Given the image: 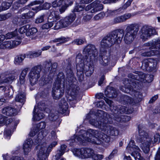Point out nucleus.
I'll return each instance as SVG.
<instances>
[{
	"label": "nucleus",
	"mask_w": 160,
	"mask_h": 160,
	"mask_svg": "<svg viewBox=\"0 0 160 160\" xmlns=\"http://www.w3.org/2000/svg\"><path fill=\"white\" fill-rule=\"evenodd\" d=\"M107 123L104 126L103 133L100 134L98 132L92 129H88L87 132L81 130L78 135H75L71 138L70 144L72 146L74 142H79L84 145L86 142H90L97 144H100L103 142H108L110 141V135L117 136L119 131L116 128Z\"/></svg>",
	"instance_id": "f257e3e1"
},
{
	"label": "nucleus",
	"mask_w": 160,
	"mask_h": 160,
	"mask_svg": "<svg viewBox=\"0 0 160 160\" xmlns=\"http://www.w3.org/2000/svg\"><path fill=\"white\" fill-rule=\"evenodd\" d=\"M98 52L94 45L88 44L84 48L83 56L78 54L76 58L77 75L79 80L84 79V73L87 76H90L94 71L93 64L98 58Z\"/></svg>",
	"instance_id": "f03ea898"
},
{
	"label": "nucleus",
	"mask_w": 160,
	"mask_h": 160,
	"mask_svg": "<svg viewBox=\"0 0 160 160\" xmlns=\"http://www.w3.org/2000/svg\"><path fill=\"white\" fill-rule=\"evenodd\" d=\"M98 52L94 45L88 44L84 48L83 56L78 54L76 58L77 75L79 80L84 79V73L87 76H90L94 71L93 64L98 58Z\"/></svg>",
	"instance_id": "7ed1b4c3"
},
{
	"label": "nucleus",
	"mask_w": 160,
	"mask_h": 160,
	"mask_svg": "<svg viewBox=\"0 0 160 160\" xmlns=\"http://www.w3.org/2000/svg\"><path fill=\"white\" fill-rule=\"evenodd\" d=\"M139 24L134 23L129 24L125 30L119 29L113 31L105 37L101 42V48H107L110 46L115 43H120L123 37V41L125 44L129 45L132 43L136 37L139 31Z\"/></svg>",
	"instance_id": "20e7f679"
},
{
	"label": "nucleus",
	"mask_w": 160,
	"mask_h": 160,
	"mask_svg": "<svg viewBox=\"0 0 160 160\" xmlns=\"http://www.w3.org/2000/svg\"><path fill=\"white\" fill-rule=\"evenodd\" d=\"M104 99L109 106L110 110L113 116V119L118 122H126L129 120V117L127 116L122 115V114H129L130 113L128 108L124 106L119 105L118 106H112V101L108 98H104Z\"/></svg>",
	"instance_id": "39448f33"
},
{
	"label": "nucleus",
	"mask_w": 160,
	"mask_h": 160,
	"mask_svg": "<svg viewBox=\"0 0 160 160\" xmlns=\"http://www.w3.org/2000/svg\"><path fill=\"white\" fill-rule=\"evenodd\" d=\"M65 83L64 76L62 72L59 73L52 88V96L53 99H59L63 95Z\"/></svg>",
	"instance_id": "423d86ee"
},
{
	"label": "nucleus",
	"mask_w": 160,
	"mask_h": 160,
	"mask_svg": "<svg viewBox=\"0 0 160 160\" xmlns=\"http://www.w3.org/2000/svg\"><path fill=\"white\" fill-rule=\"evenodd\" d=\"M160 140V135L157 133L154 137L148 135L146 132H141V147L143 152L146 153H148L149 151L150 144L154 143Z\"/></svg>",
	"instance_id": "0eeeda50"
},
{
	"label": "nucleus",
	"mask_w": 160,
	"mask_h": 160,
	"mask_svg": "<svg viewBox=\"0 0 160 160\" xmlns=\"http://www.w3.org/2000/svg\"><path fill=\"white\" fill-rule=\"evenodd\" d=\"M57 144V142H52L48 147L46 146V144L43 143L40 145L38 144V148L39 149L37 155L39 160H46L49 155V153L52 148Z\"/></svg>",
	"instance_id": "6e6552de"
},
{
	"label": "nucleus",
	"mask_w": 160,
	"mask_h": 160,
	"mask_svg": "<svg viewBox=\"0 0 160 160\" xmlns=\"http://www.w3.org/2000/svg\"><path fill=\"white\" fill-rule=\"evenodd\" d=\"M42 70L40 65L36 66L32 68L28 74V78L31 86H33L38 83Z\"/></svg>",
	"instance_id": "1a4fd4ad"
},
{
	"label": "nucleus",
	"mask_w": 160,
	"mask_h": 160,
	"mask_svg": "<svg viewBox=\"0 0 160 160\" xmlns=\"http://www.w3.org/2000/svg\"><path fill=\"white\" fill-rule=\"evenodd\" d=\"M146 46L149 47V50L142 53L143 56H151L157 54L158 53V51L152 50L156 48L160 49V39H157L152 40L145 44Z\"/></svg>",
	"instance_id": "9d476101"
},
{
	"label": "nucleus",
	"mask_w": 160,
	"mask_h": 160,
	"mask_svg": "<svg viewBox=\"0 0 160 160\" xmlns=\"http://www.w3.org/2000/svg\"><path fill=\"white\" fill-rule=\"evenodd\" d=\"M76 17L75 15L72 14L62 18L56 23L54 29L58 30L62 28L69 26L75 20Z\"/></svg>",
	"instance_id": "9b49d317"
},
{
	"label": "nucleus",
	"mask_w": 160,
	"mask_h": 160,
	"mask_svg": "<svg viewBox=\"0 0 160 160\" xmlns=\"http://www.w3.org/2000/svg\"><path fill=\"white\" fill-rule=\"evenodd\" d=\"M72 152L75 156L82 159L91 158L94 154V151L90 148H74Z\"/></svg>",
	"instance_id": "f8f14e48"
},
{
	"label": "nucleus",
	"mask_w": 160,
	"mask_h": 160,
	"mask_svg": "<svg viewBox=\"0 0 160 160\" xmlns=\"http://www.w3.org/2000/svg\"><path fill=\"white\" fill-rule=\"evenodd\" d=\"M36 107H34L33 111V119L34 120L39 121L42 119L44 116V115L42 112V111H44L47 113H49L50 112V109L46 107V105L44 103H40L38 106L39 110H38L36 113H35L36 109Z\"/></svg>",
	"instance_id": "ddd939ff"
},
{
	"label": "nucleus",
	"mask_w": 160,
	"mask_h": 160,
	"mask_svg": "<svg viewBox=\"0 0 160 160\" xmlns=\"http://www.w3.org/2000/svg\"><path fill=\"white\" fill-rule=\"evenodd\" d=\"M156 30L151 26L144 25L142 27L141 30V38L145 41L152 35L156 34Z\"/></svg>",
	"instance_id": "4468645a"
},
{
	"label": "nucleus",
	"mask_w": 160,
	"mask_h": 160,
	"mask_svg": "<svg viewBox=\"0 0 160 160\" xmlns=\"http://www.w3.org/2000/svg\"><path fill=\"white\" fill-rule=\"evenodd\" d=\"M157 63L156 60L151 58L144 59L142 62V68L145 70L152 71L156 68Z\"/></svg>",
	"instance_id": "2eb2a0df"
},
{
	"label": "nucleus",
	"mask_w": 160,
	"mask_h": 160,
	"mask_svg": "<svg viewBox=\"0 0 160 160\" xmlns=\"http://www.w3.org/2000/svg\"><path fill=\"white\" fill-rule=\"evenodd\" d=\"M100 1L97 0L91 4L87 5L85 8V10L88 11L91 10L92 13H95L103 9V5L100 3Z\"/></svg>",
	"instance_id": "dca6fc26"
},
{
	"label": "nucleus",
	"mask_w": 160,
	"mask_h": 160,
	"mask_svg": "<svg viewBox=\"0 0 160 160\" xmlns=\"http://www.w3.org/2000/svg\"><path fill=\"white\" fill-rule=\"evenodd\" d=\"M98 118L96 119H91L89 121V123L93 126L101 129L102 131L104 129V126L106 125L107 123L111 124L112 123V121L111 119H107V120H105L104 122L102 121H98Z\"/></svg>",
	"instance_id": "f3484780"
},
{
	"label": "nucleus",
	"mask_w": 160,
	"mask_h": 160,
	"mask_svg": "<svg viewBox=\"0 0 160 160\" xmlns=\"http://www.w3.org/2000/svg\"><path fill=\"white\" fill-rule=\"evenodd\" d=\"M133 92V96L132 98L127 96H123V101L126 103L133 104H136L139 102L140 93L139 92L134 90L132 91Z\"/></svg>",
	"instance_id": "a211bd4d"
},
{
	"label": "nucleus",
	"mask_w": 160,
	"mask_h": 160,
	"mask_svg": "<svg viewBox=\"0 0 160 160\" xmlns=\"http://www.w3.org/2000/svg\"><path fill=\"white\" fill-rule=\"evenodd\" d=\"M29 69V68L27 67L22 70L19 77V80L17 83L19 87H21L24 90L25 89L26 87L25 78Z\"/></svg>",
	"instance_id": "6ab92c4d"
},
{
	"label": "nucleus",
	"mask_w": 160,
	"mask_h": 160,
	"mask_svg": "<svg viewBox=\"0 0 160 160\" xmlns=\"http://www.w3.org/2000/svg\"><path fill=\"white\" fill-rule=\"evenodd\" d=\"M2 113L7 116L12 117L17 114V110L14 108L8 106L2 109Z\"/></svg>",
	"instance_id": "aec40b11"
},
{
	"label": "nucleus",
	"mask_w": 160,
	"mask_h": 160,
	"mask_svg": "<svg viewBox=\"0 0 160 160\" xmlns=\"http://www.w3.org/2000/svg\"><path fill=\"white\" fill-rule=\"evenodd\" d=\"M46 126V124L45 122H41L36 124L33 129L31 131L29 135L31 137H33L40 130L44 129Z\"/></svg>",
	"instance_id": "412c9836"
},
{
	"label": "nucleus",
	"mask_w": 160,
	"mask_h": 160,
	"mask_svg": "<svg viewBox=\"0 0 160 160\" xmlns=\"http://www.w3.org/2000/svg\"><path fill=\"white\" fill-rule=\"evenodd\" d=\"M106 54V52L104 51L103 53H101L99 56V63L104 66L108 65L110 62V58L108 55H107Z\"/></svg>",
	"instance_id": "4be33fe9"
},
{
	"label": "nucleus",
	"mask_w": 160,
	"mask_h": 160,
	"mask_svg": "<svg viewBox=\"0 0 160 160\" xmlns=\"http://www.w3.org/2000/svg\"><path fill=\"white\" fill-rule=\"evenodd\" d=\"M105 94L109 98H116L118 96V92L113 88L108 86L105 91Z\"/></svg>",
	"instance_id": "5701e85b"
},
{
	"label": "nucleus",
	"mask_w": 160,
	"mask_h": 160,
	"mask_svg": "<svg viewBox=\"0 0 160 160\" xmlns=\"http://www.w3.org/2000/svg\"><path fill=\"white\" fill-rule=\"evenodd\" d=\"M96 115L99 118H101L102 120L101 121L104 122L106 120H107V119H111L112 121L113 116L111 114V115L108 114L106 112L101 110H98L96 112Z\"/></svg>",
	"instance_id": "b1692460"
},
{
	"label": "nucleus",
	"mask_w": 160,
	"mask_h": 160,
	"mask_svg": "<svg viewBox=\"0 0 160 160\" xmlns=\"http://www.w3.org/2000/svg\"><path fill=\"white\" fill-rule=\"evenodd\" d=\"M72 88L70 89L68 93L70 95L68 97V99L70 101H74L75 99L77 94L78 92V88L74 85H72Z\"/></svg>",
	"instance_id": "393cba45"
},
{
	"label": "nucleus",
	"mask_w": 160,
	"mask_h": 160,
	"mask_svg": "<svg viewBox=\"0 0 160 160\" xmlns=\"http://www.w3.org/2000/svg\"><path fill=\"white\" fill-rule=\"evenodd\" d=\"M20 87L21 88V89L23 90V91L22 92H20V91L18 93L16 96L15 100L16 102L21 103V105H19L21 107L24 104L25 101L26 95L24 92L25 89L24 90L21 87Z\"/></svg>",
	"instance_id": "a878e982"
},
{
	"label": "nucleus",
	"mask_w": 160,
	"mask_h": 160,
	"mask_svg": "<svg viewBox=\"0 0 160 160\" xmlns=\"http://www.w3.org/2000/svg\"><path fill=\"white\" fill-rule=\"evenodd\" d=\"M32 143L33 141L31 138L27 139L25 142L23 147L24 153L25 154H28L31 151Z\"/></svg>",
	"instance_id": "bb28decb"
},
{
	"label": "nucleus",
	"mask_w": 160,
	"mask_h": 160,
	"mask_svg": "<svg viewBox=\"0 0 160 160\" xmlns=\"http://www.w3.org/2000/svg\"><path fill=\"white\" fill-rule=\"evenodd\" d=\"M50 77L43 75L40 78L39 80V84L40 86H44L50 84L52 81Z\"/></svg>",
	"instance_id": "cd10ccee"
},
{
	"label": "nucleus",
	"mask_w": 160,
	"mask_h": 160,
	"mask_svg": "<svg viewBox=\"0 0 160 160\" xmlns=\"http://www.w3.org/2000/svg\"><path fill=\"white\" fill-rule=\"evenodd\" d=\"M153 76L152 75L146 74L141 72V83H148L153 80Z\"/></svg>",
	"instance_id": "c85d7f7f"
},
{
	"label": "nucleus",
	"mask_w": 160,
	"mask_h": 160,
	"mask_svg": "<svg viewBox=\"0 0 160 160\" xmlns=\"http://www.w3.org/2000/svg\"><path fill=\"white\" fill-rule=\"evenodd\" d=\"M50 14L48 16V19L52 21H56L60 19V17L58 11L54 9H52L49 11Z\"/></svg>",
	"instance_id": "c756f323"
},
{
	"label": "nucleus",
	"mask_w": 160,
	"mask_h": 160,
	"mask_svg": "<svg viewBox=\"0 0 160 160\" xmlns=\"http://www.w3.org/2000/svg\"><path fill=\"white\" fill-rule=\"evenodd\" d=\"M132 0H128L127 2L122 7L118 9L115 10L113 11L110 10L108 11V13H110L111 15H113L116 13H117L120 12H122V10L126 9L131 4Z\"/></svg>",
	"instance_id": "7c9ffc66"
},
{
	"label": "nucleus",
	"mask_w": 160,
	"mask_h": 160,
	"mask_svg": "<svg viewBox=\"0 0 160 160\" xmlns=\"http://www.w3.org/2000/svg\"><path fill=\"white\" fill-rule=\"evenodd\" d=\"M21 42L20 41L17 40L6 41V48L11 49L14 48L19 45Z\"/></svg>",
	"instance_id": "2f4dec72"
},
{
	"label": "nucleus",
	"mask_w": 160,
	"mask_h": 160,
	"mask_svg": "<svg viewBox=\"0 0 160 160\" xmlns=\"http://www.w3.org/2000/svg\"><path fill=\"white\" fill-rule=\"evenodd\" d=\"M59 108L62 112L66 111L68 108V106L65 99L64 98L62 99L59 103Z\"/></svg>",
	"instance_id": "473e14b6"
},
{
	"label": "nucleus",
	"mask_w": 160,
	"mask_h": 160,
	"mask_svg": "<svg viewBox=\"0 0 160 160\" xmlns=\"http://www.w3.org/2000/svg\"><path fill=\"white\" fill-rule=\"evenodd\" d=\"M51 7V4L49 3L46 2L44 3L42 6H38L35 8H32V9L35 11V13L42 9H48Z\"/></svg>",
	"instance_id": "72a5a7b5"
},
{
	"label": "nucleus",
	"mask_w": 160,
	"mask_h": 160,
	"mask_svg": "<svg viewBox=\"0 0 160 160\" xmlns=\"http://www.w3.org/2000/svg\"><path fill=\"white\" fill-rule=\"evenodd\" d=\"M47 134V132L46 131H42L39 132L35 139L36 142L38 144L41 142L42 140L46 136Z\"/></svg>",
	"instance_id": "f704fd0d"
},
{
	"label": "nucleus",
	"mask_w": 160,
	"mask_h": 160,
	"mask_svg": "<svg viewBox=\"0 0 160 160\" xmlns=\"http://www.w3.org/2000/svg\"><path fill=\"white\" fill-rule=\"evenodd\" d=\"M13 79L14 78L11 76L4 77L3 75H2L0 76V84L4 83L9 82Z\"/></svg>",
	"instance_id": "c9c22d12"
},
{
	"label": "nucleus",
	"mask_w": 160,
	"mask_h": 160,
	"mask_svg": "<svg viewBox=\"0 0 160 160\" xmlns=\"http://www.w3.org/2000/svg\"><path fill=\"white\" fill-rule=\"evenodd\" d=\"M41 53L42 51L39 50L37 51L30 52L26 55L27 58H32L38 57L41 54Z\"/></svg>",
	"instance_id": "e433bc0d"
},
{
	"label": "nucleus",
	"mask_w": 160,
	"mask_h": 160,
	"mask_svg": "<svg viewBox=\"0 0 160 160\" xmlns=\"http://www.w3.org/2000/svg\"><path fill=\"white\" fill-rule=\"evenodd\" d=\"M38 30L36 28H29L26 34L27 36H31L35 35L38 32Z\"/></svg>",
	"instance_id": "4c0bfd02"
},
{
	"label": "nucleus",
	"mask_w": 160,
	"mask_h": 160,
	"mask_svg": "<svg viewBox=\"0 0 160 160\" xmlns=\"http://www.w3.org/2000/svg\"><path fill=\"white\" fill-rule=\"evenodd\" d=\"M27 58L26 54L22 55L20 56H16L14 59V63L17 65H19L21 63L24 59Z\"/></svg>",
	"instance_id": "58836bf2"
},
{
	"label": "nucleus",
	"mask_w": 160,
	"mask_h": 160,
	"mask_svg": "<svg viewBox=\"0 0 160 160\" xmlns=\"http://www.w3.org/2000/svg\"><path fill=\"white\" fill-rule=\"evenodd\" d=\"M66 147L67 146L65 145H62L61 146L60 149L58 151L57 153L55 155L56 158H58L59 157L63 154L65 152Z\"/></svg>",
	"instance_id": "ea45409f"
},
{
	"label": "nucleus",
	"mask_w": 160,
	"mask_h": 160,
	"mask_svg": "<svg viewBox=\"0 0 160 160\" xmlns=\"http://www.w3.org/2000/svg\"><path fill=\"white\" fill-rule=\"evenodd\" d=\"M11 4L9 2H3L0 7V12L8 9L11 6Z\"/></svg>",
	"instance_id": "a19ab883"
},
{
	"label": "nucleus",
	"mask_w": 160,
	"mask_h": 160,
	"mask_svg": "<svg viewBox=\"0 0 160 160\" xmlns=\"http://www.w3.org/2000/svg\"><path fill=\"white\" fill-rule=\"evenodd\" d=\"M67 41V39L66 38L62 37H61L56 38L53 40L51 41L50 42V43H52L53 42H59L60 43L57 44V45H58L59 44L62 43H65Z\"/></svg>",
	"instance_id": "79ce46f5"
},
{
	"label": "nucleus",
	"mask_w": 160,
	"mask_h": 160,
	"mask_svg": "<svg viewBox=\"0 0 160 160\" xmlns=\"http://www.w3.org/2000/svg\"><path fill=\"white\" fill-rule=\"evenodd\" d=\"M18 35V32L17 30H15L13 32L8 33L6 35V39H10Z\"/></svg>",
	"instance_id": "37998d69"
},
{
	"label": "nucleus",
	"mask_w": 160,
	"mask_h": 160,
	"mask_svg": "<svg viewBox=\"0 0 160 160\" xmlns=\"http://www.w3.org/2000/svg\"><path fill=\"white\" fill-rule=\"evenodd\" d=\"M30 27V25L27 24L21 27L18 30L19 32L21 34L26 33L28 29Z\"/></svg>",
	"instance_id": "c03bdc74"
},
{
	"label": "nucleus",
	"mask_w": 160,
	"mask_h": 160,
	"mask_svg": "<svg viewBox=\"0 0 160 160\" xmlns=\"http://www.w3.org/2000/svg\"><path fill=\"white\" fill-rule=\"evenodd\" d=\"M118 150L115 149H113L111 153L109 156L106 158V160H110L113 158L118 154Z\"/></svg>",
	"instance_id": "a18cd8bd"
},
{
	"label": "nucleus",
	"mask_w": 160,
	"mask_h": 160,
	"mask_svg": "<svg viewBox=\"0 0 160 160\" xmlns=\"http://www.w3.org/2000/svg\"><path fill=\"white\" fill-rule=\"evenodd\" d=\"M35 13L32 11H29L28 13L22 14L23 18H32L34 16Z\"/></svg>",
	"instance_id": "49530a36"
},
{
	"label": "nucleus",
	"mask_w": 160,
	"mask_h": 160,
	"mask_svg": "<svg viewBox=\"0 0 160 160\" xmlns=\"http://www.w3.org/2000/svg\"><path fill=\"white\" fill-rule=\"evenodd\" d=\"M137 14V13H127L124 14L122 15L124 21L125 22L127 19H129L131 17L136 15Z\"/></svg>",
	"instance_id": "de8ad7c7"
},
{
	"label": "nucleus",
	"mask_w": 160,
	"mask_h": 160,
	"mask_svg": "<svg viewBox=\"0 0 160 160\" xmlns=\"http://www.w3.org/2000/svg\"><path fill=\"white\" fill-rule=\"evenodd\" d=\"M113 22L114 24L124 22L122 15L114 18Z\"/></svg>",
	"instance_id": "09e8293b"
},
{
	"label": "nucleus",
	"mask_w": 160,
	"mask_h": 160,
	"mask_svg": "<svg viewBox=\"0 0 160 160\" xmlns=\"http://www.w3.org/2000/svg\"><path fill=\"white\" fill-rule=\"evenodd\" d=\"M51 60L46 61L44 64V68L46 72L49 71L51 66Z\"/></svg>",
	"instance_id": "8fccbe9b"
},
{
	"label": "nucleus",
	"mask_w": 160,
	"mask_h": 160,
	"mask_svg": "<svg viewBox=\"0 0 160 160\" xmlns=\"http://www.w3.org/2000/svg\"><path fill=\"white\" fill-rule=\"evenodd\" d=\"M103 157V156L102 155L96 154L94 152L91 158L93 160H101Z\"/></svg>",
	"instance_id": "3c124183"
},
{
	"label": "nucleus",
	"mask_w": 160,
	"mask_h": 160,
	"mask_svg": "<svg viewBox=\"0 0 160 160\" xmlns=\"http://www.w3.org/2000/svg\"><path fill=\"white\" fill-rule=\"evenodd\" d=\"M67 78L68 80V82L72 81L73 77V74L72 71L70 70L67 72Z\"/></svg>",
	"instance_id": "603ef678"
},
{
	"label": "nucleus",
	"mask_w": 160,
	"mask_h": 160,
	"mask_svg": "<svg viewBox=\"0 0 160 160\" xmlns=\"http://www.w3.org/2000/svg\"><path fill=\"white\" fill-rule=\"evenodd\" d=\"M120 89L123 92L127 93H130L131 87L130 86H126L124 87L122 86L120 88Z\"/></svg>",
	"instance_id": "864d4df0"
},
{
	"label": "nucleus",
	"mask_w": 160,
	"mask_h": 160,
	"mask_svg": "<svg viewBox=\"0 0 160 160\" xmlns=\"http://www.w3.org/2000/svg\"><path fill=\"white\" fill-rule=\"evenodd\" d=\"M53 23L52 22H50L43 24L42 27V29H48L53 25Z\"/></svg>",
	"instance_id": "5fc2aeb1"
},
{
	"label": "nucleus",
	"mask_w": 160,
	"mask_h": 160,
	"mask_svg": "<svg viewBox=\"0 0 160 160\" xmlns=\"http://www.w3.org/2000/svg\"><path fill=\"white\" fill-rule=\"evenodd\" d=\"M51 68L50 72V73H52L54 74V72L56 70L57 68L58 67V63L57 62H54L51 64Z\"/></svg>",
	"instance_id": "6e6d98bb"
},
{
	"label": "nucleus",
	"mask_w": 160,
	"mask_h": 160,
	"mask_svg": "<svg viewBox=\"0 0 160 160\" xmlns=\"http://www.w3.org/2000/svg\"><path fill=\"white\" fill-rule=\"evenodd\" d=\"M58 117L57 115L51 113L49 115V119L51 121H55L58 118Z\"/></svg>",
	"instance_id": "4d7b16f0"
},
{
	"label": "nucleus",
	"mask_w": 160,
	"mask_h": 160,
	"mask_svg": "<svg viewBox=\"0 0 160 160\" xmlns=\"http://www.w3.org/2000/svg\"><path fill=\"white\" fill-rule=\"evenodd\" d=\"M104 16V13L103 12H101L96 15L94 17V18L96 20H98L102 19Z\"/></svg>",
	"instance_id": "13d9d810"
},
{
	"label": "nucleus",
	"mask_w": 160,
	"mask_h": 160,
	"mask_svg": "<svg viewBox=\"0 0 160 160\" xmlns=\"http://www.w3.org/2000/svg\"><path fill=\"white\" fill-rule=\"evenodd\" d=\"M3 134L5 138L8 139H10L11 135V132L9 130L6 129L5 130Z\"/></svg>",
	"instance_id": "bf43d9fd"
},
{
	"label": "nucleus",
	"mask_w": 160,
	"mask_h": 160,
	"mask_svg": "<svg viewBox=\"0 0 160 160\" xmlns=\"http://www.w3.org/2000/svg\"><path fill=\"white\" fill-rule=\"evenodd\" d=\"M44 16L45 15L43 14L38 17L36 20L35 23H39L43 22L44 21Z\"/></svg>",
	"instance_id": "052dcab7"
},
{
	"label": "nucleus",
	"mask_w": 160,
	"mask_h": 160,
	"mask_svg": "<svg viewBox=\"0 0 160 160\" xmlns=\"http://www.w3.org/2000/svg\"><path fill=\"white\" fill-rule=\"evenodd\" d=\"M62 4L60 0H56L54 1L52 3V6L54 8H56L60 6Z\"/></svg>",
	"instance_id": "680f3d73"
},
{
	"label": "nucleus",
	"mask_w": 160,
	"mask_h": 160,
	"mask_svg": "<svg viewBox=\"0 0 160 160\" xmlns=\"http://www.w3.org/2000/svg\"><path fill=\"white\" fill-rule=\"evenodd\" d=\"M85 40L80 39H77L74 40L73 43L77 45H79L82 44L84 43Z\"/></svg>",
	"instance_id": "e2e57ef3"
},
{
	"label": "nucleus",
	"mask_w": 160,
	"mask_h": 160,
	"mask_svg": "<svg viewBox=\"0 0 160 160\" xmlns=\"http://www.w3.org/2000/svg\"><path fill=\"white\" fill-rule=\"evenodd\" d=\"M6 118V117L0 114V126H2L4 124Z\"/></svg>",
	"instance_id": "0e129e2a"
},
{
	"label": "nucleus",
	"mask_w": 160,
	"mask_h": 160,
	"mask_svg": "<svg viewBox=\"0 0 160 160\" xmlns=\"http://www.w3.org/2000/svg\"><path fill=\"white\" fill-rule=\"evenodd\" d=\"M6 95L9 98L11 97L13 93V90L12 88H9L6 91Z\"/></svg>",
	"instance_id": "69168bd1"
},
{
	"label": "nucleus",
	"mask_w": 160,
	"mask_h": 160,
	"mask_svg": "<svg viewBox=\"0 0 160 160\" xmlns=\"http://www.w3.org/2000/svg\"><path fill=\"white\" fill-rule=\"evenodd\" d=\"M83 7L81 5H78L76 6L74 9V11L75 12H78L82 11L83 9Z\"/></svg>",
	"instance_id": "338daca9"
},
{
	"label": "nucleus",
	"mask_w": 160,
	"mask_h": 160,
	"mask_svg": "<svg viewBox=\"0 0 160 160\" xmlns=\"http://www.w3.org/2000/svg\"><path fill=\"white\" fill-rule=\"evenodd\" d=\"M9 13L4 15L0 14V21L8 19L9 16Z\"/></svg>",
	"instance_id": "774afa93"
}]
</instances>
